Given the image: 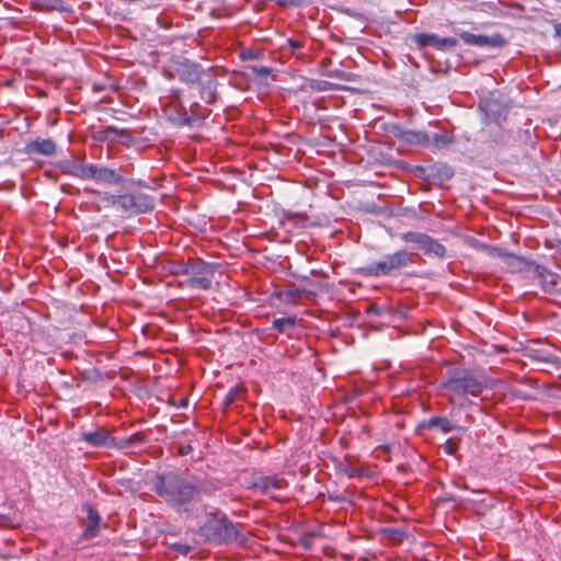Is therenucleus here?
<instances>
[{"mask_svg":"<svg viewBox=\"0 0 561 561\" xmlns=\"http://www.w3.org/2000/svg\"><path fill=\"white\" fill-rule=\"evenodd\" d=\"M154 491L178 512H192L193 503L199 500L202 486L175 472L158 474Z\"/></svg>","mask_w":561,"mask_h":561,"instance_id":"obj_1","label":"nucleus"},{"mask_svg":"<svg viewBox=\"0 0 561 561\" xmlns=\"http://www.w3.org/2000/svg\"><path fill=\"white\" fill-rule=\"evenodd\" d=\"M201 531L209 541L219 545L243 543L245 541V536L219 511L207 513V520L202 526Z\"/></svg>","mask_w":561,"mask_h":561,"instance_id":"obj_2","label":"nucleus"},{"mask_svg":"<svg viewBox=\"0 0 561 561\" xmlns=\"http://www.w3.org/2000/svg\"><path fill=\"white\" fill-rule=\"evenodd\" d=\"M442 387L451 396H479L484 389V380L467 369L455 368L448 373Z\"/></svg>","mask_w":561,"mask_h":561,"instance_id":"obj_3","label":"nucleus"},{"mask_svg":"<svg viewBox=\"0 0 561 561\" xmlns=\"http://www.w3.org/2000/svg\"><path fill=\"white\" fill-rule=\"evenodd\" d=\"M410 254L405 250H400L393 254L383 255L379 261H374L363 268L366 275L385 276L393 271L408 265Z\"/></svg>","mask_w":561,"mask_h":561,"instance_id":"obj_4","label":"nucleus"},{"mask_svg":"<svg viewBox=\"0 0 561 561\" xmlns=\"http://www.w3.org/2000/svg\"><path fill=\"white\" fill-rule=\"evenodd\" d=\"M154 208V199L144 193L124 194L121 199V209L130 215L146 214Z\"/></svg>","mask_w":561,"mask_h":561,"instance_id":"obj_5","label":"nucleus"},{"mask_svg":"<svg viewBox=\"0 0 561 561\" xmlns=\"http://www.w3.org/2000/svg\"><path fill=\"white\" fill-rule=\"evenodd\" d=\"M82 180H94L98 183L107 185L121 184L124 178L116 172V170L100 165V164H85L82 170Z\"/></svg>","mask_w":561,"mask_h":561,"instance_id":"obj_6","label":"nucleus"},{"mask_svg":"<svg viewBox=\"0 0 561 561\" xmlns=\"http://www.w3.org/2000/svg\"><path fill=\"white\" fill-rule=\"evenodd\" d=\"M175 73L178 78L186 84H196L199 83L205 77H209V72L206 71L199 64L188 59L176 64Z\"/></svg>","mask_w":561,"mask_h":561,"instance_id":"obj_7","label":"nucleus"},{"mask_svg":"<svg viewBox=\"0 0 561 561\" xmlns=\"http://www.w3.org/2000/svg\"><path fill=\"white\" fill-rule=\"evenodd\" d=\"M533 274L548 294H561V276L539 264H533Z\"/></svg>","mask_w":561,"mask_h":561,"instance_id":"obj_8","label":"nucleus"},{"mask_svg":"<svg viewBox=\"0 0 561 561\" xmlns=\"http://www.w3.org/2000/svg\"><path fill=\"white\" fill-rule=\"evenodd\" d=\"M413 42L420 47L433 46L439 50H451L457 46V39L454 37H438L435 34L417 33L413 35Z\"/></svg>","mask_w":561,"mask_h":561,"instance_id":"obj_9","label":"nucleus"},{"mask_svg":"<svg viewBox=\"0 0 561 561\" xmlns=\"http://www.w3.org/2000/svg\"><path fill=\"white\" fill-rule=\"evenodd\" d=\"M459 36L467 45L477 47H502L505 45V39L500 34L488 36L476 35L469 32H461Z\"/></svg>","mask_w":561,"mask_h":561,"instance_id":"obj_10","label":"nucleus"},{"mask_svg":"<svg viewBox=\"0 0 561 561\" xmlns=\"http://www.w3.org/2000/svg\"><path fill=\"white\" fill-rule=\"evenodd\" d=\"M25 152L30 156L42 154L50 157L56 152V144L51 139H34L25 145Z\"/></svg>","mask_w":561,"mask_h":561,"instance_id":"obj_11","label":"nucleus"},{"mask_svg":"<svg viewBox=\"0 0 561 561\" xmlns=\"http://www.w3.org/2000/svg\"><path fill=\"white\" fill-rule=\"evenodd\" d=\"M396 137L408 145H430V135L425 131L398 129Z\"/></svg>","mask_w":561,"mask_h":561,"instance_id":"obj_12","label":"nucleus"},{"mask_svg":"<svg viewBox=\"0 0 561 561\" xmlns=\"http://www.w3.org/2000/svg\"><path fill=\"white\" fill-rule=\"evenodd\" d=\"M84 510L87 512L88 524L83 531V537L85 539H89V538H93L98 535L101 517H100L99 512L95 511L89 504L84 505Z\"/></svg>","mask_w":561,"mask_h":561,"instance_id":"obj_13","label":"nucleus"},{"mask_svg":"<svg viewBox=\"0 0 561 561\" xmlns=\"http://www.w3.org/2000/svg\"><path fill=\"white\" fill-rule=\"evenodd\" d=\"M146 440L144 433L138 432L129 437L112 438V445L119 449H130L142 445Z\"/></svg>","mask_w":561,"mask_h":561,"instance_id":"obj_14","label":"nucleus"},{"mask_svg":"<svg viewBox=\"0 0 561 561\" xmlns=\"http://www.w3.org/2000/svg\"><path fill=\"white\" fill-rule=\"evenodd\" d=\"M199 96L208 104H213L217 100L216 81L209 76L205 77L201 82Z\"/></svg>","mask_w":561,"mask_h":561,"instance_id":"obj_15","label":"nucleus"},{"mask_svg":"<svg viewBox=\"0 0 561 561\" xmlns=\"http://www.w3.org/2000/svg\"><path fill=\"white\" fill-rule=\"evenodd\" d=\"M82 439L95 447L108 446L110 443H112V438L103 430H98L94 432H84L82 434Z\"/></svg>","mask_w":561,"mask_h":561,"instance_id":"obj_16","label":"nucleus"},{"mask_svg":"<svg viewBox=\"0 0 561 561\" xmlns=\"http://www.w3.org/2000/svg\"><path fill=\"white\" fill-rule=\"evenodd\" d=\"M284 480L276 477H264L260 478L254 486L265 494H272L274 490H280L283 488Z\"/></svg>","mask_w":561,"mask_h":561,"instance_id":"obj_17","label":"nucleus"},{"mask_svg":"<svg viewBox=\"0 0 561 561\" xmlns=\"http://www.w3.org/2000/svg\"><path fill=\"white\" fill-rule=\"evenodd\" d=\"M491 255L503 260L508 266L515 270H519L525 262L522 257L508 253L502 249L493 248Z\"/></svg>","mask_w":561,"mask_h":561,"instance_id":"obj_18","label":"nucleus"},{"mask_svg":"<svg viewBox=\"0 0 561 561\" xmlns=\"http://www.w3.org/2000/svg\"><path fill=\"white\" fill-rule=\"evenodd\" d=\"M422 250L426 255H434L437 257H443L446 253V248L430 236L426 237Z\"/></svg>","mask_w":561,"mask_h":561,"instance_id":"obj_19","label":"nucleus"},{"mask_svg":"<svg viewBox=\"0 0 561 561\" xmlns=\"http://www.w3.org/2000/svg\"><path fill=\"white\" fill-rule=\"evenodd\" d=\"M430 428H439L443 433H449L456 428H460L445 416H435L428 420Z\"/></svg>","mask_w":561,"mask_h":561,"instance_id":"obj_20","label":"nucleus"},{"mask_svg":"<svg viewBox=\"0 0 561 561\" xmlns=\"http://www.w3.org/2000/svg\"><path fill=\"white\" fill-rule=\"evenodd\" d=\"M59 168L62 173L82 179L81 172L83 169H85V164H77L72 161L65 160L59 163Z\"/></svg>","mask_w":561,"mask_h":561,"instance_id":"obj_21","label":"nucleus"},{"mask_svg":"<svg viewBox=\"0 0 561 561\" xmlns=\"http://www.w3.org/2000/svg\"><path fill=\"white\" fill-rule=\"evenodd\" d=\"M454 142L453 136H450L447 133H435L433 135H430V144H432L435 148H446L450 144Z\"/></svg>","mask_w":561,"mask_h":561,"instance_id":"obj_22","label":"nucleus"},{"mask_svg":"<svg viewBox=\"0 0 561 561\" xmlns=\"http://www.w3.org/2000/svg\"><path fill=\"white\" fill-rule=\"evenodd\" d=\"M295 325H296V317L279 318V319H275L273 321V329L277 330L278 332H283V333L293 329Z\"/></svg>","mask_w":561,"mask_h":561,"instance_id":"obj_23","label":"nucleus"},{"mask_svg":"<svg viewBox=\"0 0 561 561\" xmlns=\"http://www.w3.org/2000/svg\"><path fill=\"white\" fill-rule=\"evenodd\" d=\"M187 284L191 288H197V289H209L211 286V280L207 277H191L187 280Z\"/></svg>","mask_w":561,"mask_h":561,"instance_id":"obj_24","label":"nucleus"},{"mask_svg":"<svg viewBox=\"0 0 561 561\" xmlns=\"http://www.w3.org/2000/svg\"><path fill=\"white\" fill-rule=\"evenodd\" d=\"M327 76L330 78H336L344 81H356L357 76L352 72H346L340 69H331L327 72Z\"/></svg>","mask_w":561,"mask_h":561,"instance_id":"obj_25","label":"nucleus"},{"mask_svg":"<svg viewBox=\"0 0 561 561\" xmlns=\"http://www.w3.org/2000/svg\"><path fill=\"white\" fill-rule=\"evenodd\" d=\"M426 237H427V234H424L421 232L408 231V232L403 233L401 238L405 242L417 243L422 248Z\"/></svg>","mask_w":561,"mask_h":561,"instance_id":"obj_26","label":"nucleus"},{"mask_svg":"<svg viewBox=\"0 0 561 561\" xmlns=\"http://www.w3.org/2000/svg\"><path fill=\"white\" fill-rule=\"evenodd\" d=\"M527 356L536 362L549 363L551 362V355L540 350H527Z\"/></svg>","mask_w":561,"mask_h":561,"instance_id":"obj_27","label":"nucleus"},{"mask_svg":"<svg viewBox=\"0 0 561 561\" xmlns=\"http://www.w3.org/2000/svg\"><path fill=\"white\" fill-rule=\"evenodd\" d=\"M37 7L42 10H59L60 1L58 0H38Z\"/></svg>","mask_w":561,"mask_h":561,"instance_id":"obj_28","label":"nucleus"},{"mask_svg":"<svg viewBox=\"0 0 561 561\" xmlns=\"http://www.w3.org/2000/svg\"><path fill=\"white\" fill-rule=\"evenodd\" d=\"M340 469L350 478L362 474V469L351 463H341Z\"/></svg>","mask_w":561,"mask_h":561,"instance_id":"obj_29","label":"nucleus"},{"mask_svg":"<svg viewBox=\"0 0 561 561\" xmlns=\"http://www.w3.org/2000/svg\"><path fill=\"white\" fill-rule=\"evenodd\" d=\"M443 449L446 454L454 455L456 453V450L458 449V444L453 438H449L443 445Z\"/></svg>","mask_w":561,"mask_h":561,"instance_id":"obj_30","label":"nucleus"},{"mask_svg":"<svg viewBox=\"0 0 561 561\" xmlns=\"http://www.w3.org/2000/svg\"><path fill=\"white\" fill-rule=\"evenodd\" d=\"M238 393H239V389H237V388L231 389L227 393V396H226V398L224 400L225 405L226 407L230 405L236 400Z\"/></svg>","mask_w":561,"mask_h":561,"instance_id":"obj_31","label":"nucleus"},{"mask_svg":"<svg viewBox=\"0 0 561 561\" xmlns=\"http://www.w3.org/2000/svg\"><path fill=\"white\" fill-rule=\"evenodd\" d=\"M122 195H106L105 201L112 205H117L121 208Z\"/></svg>","mask_w":561,"mask_h":561,"instance_id":"obj_32","label":"nucleus"},{"mask_svg":"<svg viewBox=\"0 0 561 561\" xmlns=\"http://www.w3.org/2000/svg\"><path fill=\"white\" fill-rule=\"evenodd\" d=\"M173 549L182 554H187L191 551V547L182 543L173 545Z\"/></svg>","mask_w":561,"mask_h":561,"instance_id":"obj_33","label":"nucleus"},{"mask_svg":"<svg viewBox=\"0 0 561 561\" xmlns=\"http://www.w3.org/2000/svg\"><path fill=\"white\" fill-rule=\"evenodd\" d=\"M253 71L261 77H267L271 72V70L267 67L261 66V67H253Z\"/></svg>","mask_w":561,"mask_h":561,"instance_id":"obj_34","label":"nucleus"},{"mask_svg":"<svg viewBox=\"0 0 561 561\" xmlns=\"http://www.w3.org/2000/svg\"><path fill=\"white\" fill-rule=\"evenodd\" d=\"M332 89H333V84L331 82H328V81L318 82L317 90H319V91H328V90H332Z\"/></svg>","mask_w":561,"mask_h":561,"instance_id":"obj_35","label":"nucleus"},{"mask_svg":"<svg viewBox=\"0 0 561 561\" xmlns=\"http://www.w3.org/2000/svg\"><path fill=\"white\" fill-rule=\"evenodd\" d=\"M368 312L369 313H374V314H379L380 313V308L376 305H373L368 308Z\"/></svg>","mask_w":561,"mask_h":561,"instance_id":"obj_36","label":"nucleus"},{"mask_svg":"<svg viewBox=\"0 0 561 561\" xmlns=\"http://www.w3.org/2000/svg\"><path fill=\"white\" fill-rule=\"evenodd\" d=\"M191 450H192V447L190 445L182 446L180 448V454L181 455H187Z\"/></svg>","mask_w":561,"mask_h":561,"instance_id":"obj_37","label":"nucleus"},{"mask_svg":"<svg viewBox=\"0 0 561 561\" xmlns=\"http://www.w3.org/2000/svg\"><path fill=\"white\" fill-rule=\"evenodd\" d=\"M10 520V518L4 515V514H0V525H3L5 523H8Z\"/></svg>","mask_w":561,"mask_h":561,"instance_id":"obj_38","label":"nucleus"},{"mask_svg":"<svg viewBox=\"0 0 561 561\" xmlns=\"http://www.w3.org/2000/svg\"><path fill=\"white\" fill-rule=\"evenodd\" d=\"M386 531L393 535H402V531L393 528L387 529Z\"/></svg>","mask_w":561,"mask_h":561,"instance_id":"obj_39","label":"nucleus"},{"mask_svg":"<svg viewBox=\"0 0 561 561\" xmlns=\"http://www.w3.org/2000/svg\"><path fill=\"white\" fill-rule=\"evenodd\" d=\"M554 31H556V36L561 38V24L557 25Z\"/></svg>","mask_w":561,"mask_h":561,"instance_id":"obj_40","label":"nucleus"},{"mask_svg":"<svg viewBox=\"0 0 561 561\" xmlns=\"http://www.w3.org/2000/svg\"><path fill=\"white\" fill-rule=\"evenodd\" d=\"M108 131H113V133H115V134H117V133H118V130H117L115 127H110V128H108Z\"/></svg>","mask_w":561,"mask_h":561,"instance_id":"obj_41","label":"nucleus"},{"mask_svg":"<svg viewBox=\"0 0 561 561\" xmlns=\"http://www.w3.org/2000/svg\"><path fill=\"white\" fill-rule=\"evenodd\" d=\"M191 123V119L190 118H185L184 119V124H190Z\"/></svg>","mask_w":561,"mask_h":561,"instance_id":"obj_42","label":"nucleus"},{"mask_svg":"<svg viewBox=\"0 0 561 561\" xmlns=\"http://www.w3.org/2000/svg\"><path fill=\"white\" fill-rule=\"evenodd\" d=\"M293 46H294V48H297V47H299V44L295 43V44H293Z\"/></svg>","mask_w":561,"mask_h":561,"instance_id":"obj_43","label":"nucleus"},{"mask_svg":"<svg viewBox=\"0 0 561 561\" xmlns=\"http://www.w3.org/2000/svg\"><path fill=\"white\" fill-rule=\"evenodd\" d=\"M194 106H198V103H197V102H194V103L192 104V107H194Z\"/></svg>","mask_w":561,"mask_h":561,"instance_id":"obj_44","label":"nucleus"}]
</instances>
